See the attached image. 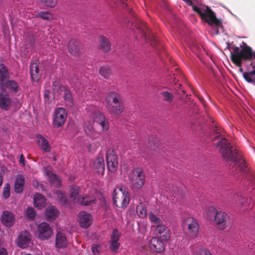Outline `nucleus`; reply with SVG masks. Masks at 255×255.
Wrapping results in <instances>:
<instances>
[{
    "instance_id": "1",
    "label": "nucleus",
    "mask_w": 255,
    "mask_h": 255,
    "mask_svg": "<svg viewBox=\"0 0 255 255\" xmlns=\"http://www.w3.org/2000/svg\"><path fill=\"white\" fill-rule=\"evenodd\" d=\"M210 136L212 141L218 140L214 145L219 148V152L224 160L233 162L236 169L239 167L241 171H247L245 161L239 158L238 151L231 145L229 140L220 133V129L217 126L212 129Z\"/></svg>"
},
{
    "instance_id": "2",
    "label": "nucleus",
    "mask_w": 255,
    "mask_h": 255,
    "mask_svg": "<svg viewBox=\"0 0 255 255\" xmlns=\"http://www.w3.org/2000/svg\"><path fill=\"white\" fill-rule=\"evenodd\" d=\"M81 188L75 185L70 187V199L75 203L82 205H90L95 203V198L94 196H81Z\"/></svg>"
},
{
    "instance_id": "3",
    "label": "nucleus",
    "mask_w": 255,
    "mask_h": 255,
    "mask_svg": "<svg viewBox=\"0 0 255 255\" xmlns=\"http://www.w3.org/2000/svg\"><path fill=\"white\" fill-rule=\"evenodd\" d=\"M113 201L115 205L121 208H126L129 204L128 192L126 188L119 186L115 189L113 195Z\"/></svg>"
},
{
    "instance_id": "4",
    "label": "nucleus",
    "mask_w": 255,
    "mask_h": 255,
    "mask_svg": "<svg viewBox=\"0 0 255 255\" xmlns=\"http://www.w3.org/2000/svg\"><path fill=\"white\" fill-rule=\"evenodd\" d=\"M193 10L197 12L202 18L209 25H212L215 24L216 26H219L221 25V22L218 20L215 16L214 12L210 9L208 6H201L200 7L196 6H193Z\"/></svg>"
},
{
    "instance_id": "5",
    "label": "nucleus",
    "mask_w": 255,
    "mask_h": 255,
    "mask_svg": "<svg viewBox=\"0 0 255 255\" xmlns=\"http://www.w3.org/2000/svg\"><path fill=\"white\" fill-rule=\"evenodd\" d=\"M234 54L231 56L232 61L239 67L242 66V59H250L253 57L252 49L246 46L240 50L239 47H235L233 48Z\"/></svg>"
},
{
    "instance_id": "6",
    "label": "nucleus",
    "mask_w": 255,
    "mask_h": 255,
    "mask_svg": "<svg viewBox=\"0 0 255 255\" xmlns=\"http://www.w3.org/2000/svg\"><path fill=\"white\" fill-rule=\"evenodd\" d=\"M144 174L140 168L135 169L129 177L132 188L138 190L143 186L145 179Z\"/></svg>"
},
{
    "instance_id": "7",
    "label": "nucleus",
    "mask_w": 255,
    "mask_h": 255,
    "mask_svg": "<svg viewBox=\"0 0 255 255\" xmlns=\"http://www.w3.org/2000/svg\"><path fill=\"white\" fill-rule=\"evenodd\" d=\"M182 226L184 228H187L188 236L192 239L195 238L199 232V226L195 219L191 217H188L184 219Z\"/></svg>"
},
{
    "instance_id": "8",
    "label": "nucleus",
    "mask_w": 255,
    "mask_h": 255,
    "mask_svg": "<svg viewBox=\"0 0 255 255\" xmlns=\"http://www.w3.org/2000/svg\"><path fill=\"white\" fill-rule=\"evenodd\" d=\"M107 168L112 173L115 172L118 168V161L117 155L114 149L110 148L106 153Z\"/></svg>"
},
{
    "instance_id": "9",
    "label": "nucleus",
    "mask_w": 255,
    "mask_h": 255,
    "mask_svg": "<svg viewBox=\"0 0 255 255\" xmlns=\"http://www.w3.org/2000/svg\"><path fill=\"white\" fill-rule=\"evenodd\" d=\"M93 123L97 126H100L103 131H106L109 128L108 119L100 112L97 111L93 115Z\"/></svg>"
},
{
    "instance_id": "10",
    "label": "nucleus",
    "mask_w": 255,
    "mask_h": 255,
    "mask_svg": "<svg viewBox=\"0 0 255 255\" xmlns=\"http://www.w3.org/2000/svg\"><path fill=\"white\" fill-rule=\"evenodd\" d=\"M52 234V231L46 222H42L38 226V237L41 240L48 239Z\"/></svg>"
},
{
    "instance_id": "11",
    "label": "nucleus",
    "mask_w": 255,
    "mask_h": 255,
    "mask_svg": "<svg viewBox=\"0 0 255 255\" xmlns=\"http://www.w3.org/2000/svg\"><path fill=\"white\" fill-rule=\"evenodd\" d=\"M67 118V113L63 108H58L54 113L53 125L54 127L59 128L63 125Z\"/></svg>"
},
{
    "instance_id": "12",
    "label": "nucleus",
    "mask_w": 255,
    "mask_h": 255,
    "mask_svg": "<svg viewBox=\"0 0 255 255\" xmlns=\"http://www.w3.org/2000/svg\"><path fill=\"white\" fill-rule=\"evenodd\" d=\"M228 219V215L226 213L221 211L218 212L214 218L216 226L221 230L226 228Z\"/></svg>"
},
{
    "instance_id": "13",
    "label": "nucleus",
    "mask_w": 255,
    "mask_h": 255,
    "mask_svg": "<svg viewBox=\"0 0 255 255\" xmlns=\"http://www.w3.org/2000/svg\"><path fill=\"white\" fill-rule=\"evenodd\" d=\"M68 48L69 52L75 57H78L82 53V49L80 43L76 39L70 40Z\"/></svg>"
},
{
    "instance_id": "14",
    "label": "nucleus",
    "mask_w": 255,
    "mask_h": 255,
    "mask_svg": "<svg viewBox=\"0 0 255 255\" xmlns=\"http://www.w3.org/2000/svg\"><path fill=\"white\" fill-rule=\"evenodd\" d=\"M30 73L31 78L33 81L38 82L41 76L38 61L34 59L32 61L30 65Z\"/></svg>"
},
{
    "instance_id": "15",
    "label": "nucleus",
    "mask_w": 255,
    "mask_h": 255,
    "mask_svg": "<svg viewBox=\"0 0 255 255\" xmlns=\"http://www.w3.org/2000/svg\"><path fill=\"white\" fill-rule=\"evenodd\" d=\"M79 222L82 228H87L92 223V218L90 214L82 211L79 215Z\"/></svg>"
},
{
    "instance_id": "16",
    "label": "nucleus",
    "mask_w": 255,
    "mask_h": 255,
    "mask_svg": "<svg viewBox=\"0 0 255 255\" xmlns=\"http://www.w3.org/2000/svg\"><path fill=\"white\" fill-rule=\"evenodd\" d=\"M30 240L31 237L29 232L26 231L21 232L18 238V246L21 248H25L30 244Z\"/></svg>"
},
{
    "instance_id": "17",
    "label": "nucleus",
    "mask_w": 255,
    "mask_h": 255,
    "mask_svg": "<svg viewBox=\"0 0 255 255\" xmlns=\"http://www.w3.org/2000/svg\"><path fill=\"white\" fill-rule=\"evenodd\" d=\"M150 250L156 253H161L164 250V245L163 242L156 238H152L149 243Z\"/></svg>"
},
{
    "instance_id": "18",
    "label": "nucleus",
    "mask_w": 255,
    "mask_h": 255,
    "mask_svg": "<svg viewBox=\"0 0 255 255\" xmlns=\"http://www.w3.org/2000/svg\"><path fill=\"white\" fill-rule=\"evenodd\" d=\"M2 223L6 227H11L15 222V217L13 213L10 211H4L1 216Z\"/></svg>"
},
{
    "instance_id": "19",
    "label": "nucleus",
    "mask_w": 255,
    "mask_h": 255,
    "mask_svg": "<svg viewBox=\"0 0 255 255\" xmlns=\"http://www.w3.org/2000/svg\"><path fill=\"white\" fill-rule=\"evenodd\" d=\"M107 108L109 113L113 116H119L124 111L122 101H120L119 103L107 106Z\"/></svg>"
},
{
    "instance_id": "20",
    "label": "nucleus",
    "mask_w": 255,
    "mask_h": 255,
    "mask_svg": "<svg viewBox=\"0 0 255 255\" xmlns=\"http://www.w3.org/2000/svg\"><path fill=\"white\" fill-rule=\"evenodd\" d=\"M97 126L91 121H87L85 123L84 130L87 135L92 137H95L99 133V131L96 129Z\"/></svg>"
},
{
    "instance_id": "21",
    "label": "nucleus",
    "mask_w": 255,
    "mask_h": 255,
    "mask_svg": "<svg viewBox=\"0 0 255 255\" xmlns=\"http://www.w3.org/2000/svg\"><path fill=\"white\" fill-rule=\"evenodd\" d=\"M120 238V234L119 232L114 229L111 235V241L110 243V249L114 253H116L120 247V243L118 241Z\"/></svg>"
},
{
    "instance_id": "22",
    "label": "nucleus",
    "mask_w": 255,
    "mask_h": 255,
    "mask_svg": "<svg viewBox=\"0 0 255 255\" xmlns=\"http://www.w3.org/2000/svg\"><path fill=\"white\" fill-rule=\"evenodd\" d=\"M156 235H162L163 240H167L170 238V233L168 228L164 225L163 222L156 226L155 230Z\"/></svg>"
},
{
    "instance_id": "23",
    "label": "nucleus",
    "mask_w": 255,
    "mask_h": 255,
    "mask_svg": "<svg viewBox=\"0 0 255 255\" xmlns=\"http://www.w3.org/2000/svg\"><path fill=\"white\" fill-rule=\"evenodd\" d=\"M122 101L120 95L116 92H110L108 93L106 98L107 106L119 103Z\"/></svg>"
},
{
    "instance_id": "24",
    "label": "nucleus",
    "mask_w": 255,
    "mask_h": 255,
    "mask_svg": "<svg viewBox=\"0 0 255 255\" xmlns=\"http://www.w3.org/2000/svg\"><path fill=\"white\" fill-rule=\"evenodd\" d=\"M59 214V212L55 206H48L46 209L45 215L48 221L55 220L58 216Z\"/></svg>"
},
{
    "instance_id": "25",
    "label": "nucleus",
    "mask_w": 255,
    "mask_h": 255,
    "mask_svg": "<svg viewBox=\"0 0 255 255\" xmlns=\"http://www.w3.org/2000/svg\"><path fill=\"white\" fill-rule=\"evenodd\" d=\"M11 103V99L9 95L4 93L0 94V107L3 110H7Z\"/></svg>"
},
{
    "instance_id": "26",
    "label": "nucleus",
    "mask_w": 255,
    "mask_h": 255,
    "mask_svg": "<svg viewBox=\"0 0 255 255\" xmlns=\"http://www.w3.org/2000/svg\"><path fill=\"white\" fill-rule=\"evenodd\" d=\"M94 167L98 174H103L105 168L104 158L97 157L94 161Z\"/></svg>"
},
{
    "instance_id": "27",
    "label": "nucleus",
    "mask_w": 255,
    "mask_h": 255,
    "mask_svg": "<svg viewBox=\"0 0 255 255\" xmlns=\"http://www.w3.org/2000/svg\"><path fill=\"white\" fill-rule=\"evenodd\" d=\"M24 178L22 175H18L14 183V191L17 193L22 192L24 185Z\"/></svg>"
},
{
    "instance_id": "28",
    "label": "nucleus",
    "mask_w": 255,
    "mask_h": 255,
    "mask_svg": "<svg viewBox=\"0 0 255 255\" xmlns=\"http://www.w3.org/2000/svg\"><path fill=\"white\" fill-rule=\"evenodd\" d=\"M1 86L2 88H8L14 92H17L19 89L17 84L13 80L2 81Z\"/></svg>"
},
{
    "instance_id": "29",
    "label": "nucleus",
    "mask_w": 255,
    "mask_h": 255,
    "mask_svg": "<svg viewBox=\"0 0 255 255\" xmlns=\"http://www.w3.org/2000/svg\"><path fill=\"white\" fill-rule=\"evenodd\" d=\"M45 198L44 196L40 194H35L33 197V202L34 206L38 209H41L44 207L45 205Z\"/></svg>"
},
{
    "instance_id": "30",
    "label": "nucleus",
    "mask_w": 255,
    "mask_h": 255,
    "mask_svg": "<svg viewBox=\"0 0 255 255\" xmlns=\"http://www.w3.org/2000/svg\"><path fill=\"white\" fill-rule=\"evenodd\" d=\"M67 239L62 233H58L56 238V245L57 248H62L66 247Z\"/></svg>"
},
{
    "instance_id": "31",
    "label": "nucleus",
    "mask_w": 255,
    "mask_h": 255,
    "mask_svg": "<svg viewBox=\"0 0 255 255\" xmlns=\"http://www.w3.org/2000/svg\"><path fill=\"white\" fill-rule=\"evenodd\" d=\"M111 44L108 39L101 36L100 38V47L104 52H108L111 49Z\"/></svg>"
},
{
    "instance_id": "32",
    "label": "nucleus",
    "mask_w": 255,
    "mask_h": 255,
    "mask_svg": "<svg viewBox=\"0 0 255 255\" xmlns=\"http://www.w3.org/2000/svg\"><path fill=\"white\" fill-rule=\"evenodd\" d=\"M55 197L57 199L61 205L63 206H68L69 202L65 195L59 190L54 192Z\"/></svg>"
},
{
    "instance_id": "33",
    "label": "nucleus",
    "mask_w": 255,
    "mask_h": 255,
    "mask_svg": "<svg viewBox=\"0 0 255 255\" xmlns=\"http://www.w3.org/2000/svg\"><path fill=\"white\" fill-rule=\"evenodd\" d=\"M63 95L65 105L69 107H72L74 105V100L69 90L64 89Z\"/></svg>"
},
{
    "instance_id": "34",
    "label": "nucleus",
    "mask_w": 255,
    "mask_h": 255,
    "mask_svg": "<svg viewBox=\"0 0 255 255\" xmlns=\"http://www.w3.org/2000/svg\"><path fill=\"white\" fill-rule=\"evenodd\" d=\"M38 142L41 148L46 152H49L50 150V146L48 141L42 135L38 136Z\"/></svg>"
},
{
    "instance_id": "35",
    "label": "nucleus",
    "mask_w": 255,
    "mask_h": 255,
    "mask_svg": "<svg viewBox=\"0 0 255 255\" xmlns=\"http://www.w3.org/2000/svg\"><path fill=\"white\" fill-rule=\"evenodd\" d=\"M49 181L52 185L55 187H59L60 185V179L56 175L52 172H47Z\"/></svg>"
},
{
    "instance_id": "36",
    "label": "nucleus",
    "mask_w": 255,
    "mask_h": 255,
    "mask_svg": "<svg viewBox=\"0 0 255 255\" xmlns=\"http://www.w3.org/2000/svg\"><path fill=\"white\" fill-rule=\"evenodd\" d=\"M253 67L254 70L248 73H244L243 77L248 82L252 83L255 85V64Z\"/></svg>"
},
{
    "instance_id": "37",
    "label": "nucleus",
    "mask_w": 255,
    "mask_h": 255,
    "mask_svg": "<svg viewBox=\"0 0 255 255\" xmlns=\"http://www.w3.org/2000/svg\"><path fill=\"white\" fill-rule=\"evenodd\" d=\"M149 144L150 148L153 150H156L160 145V142L156 137L151 136L149 138Z\"/></svg>"
},
{
    "instance_id": "38",
    "label": "nucleus",
    "mask_w": 255,
    "mask_h": 255,
    "mask_svg": "<svg viewBox=\"0 0 255 255\" xmlns=\"http://www.w3.org/2000/svg\"><path fill=\"white\" fill-rule=\"evenodd\" d=\"M8 73L7 69L4 66L3 64H0V84L2 83V81H6L5 79L8 78Z\"/></svg>"
},
{
    "instance_id": "39",
    "label": "nucleus",
    "mask_w": 255,
    "mask_h": 255,
    "mask_svg": "<svg viewBox=\"0 0 255 255\" xmlns=\"http://www.w3.org/2000/svg\"><path fill=\"white\" fill-rule=\"evenodd\" d=\"M137 215L141 218H144L147 215L146 210L142 203H139L136 207Z\"/></svg>"
},
{
    "instance_id": "40",
    "label": "nucleus",
    "mask_w": 255,
    "mask_h": 255,
    "mask_svg": "<svg viewBox=\"0 0 255 255\" xmlns=\"http://www.w3.org/2000/svg\"><path fill=\"white\" fill-rule=\"evenodd\" d=\"M149 218L152 223H153L155 226L160 225L163 221L160 219L159 217L154 215L152 212H150L148 213Z\"/></svg>"
},
{
    "instance_id": "41",
    "label": "nucleus",
    "mask_w": 255,
    "mask_h": 255,
    "mask_svg": "<svg viewBox=\"0 0 255 255\" xmlns=\"http://www.w3.org/2000/svg\"><path fill=\"white\" fill-rule=\"evenodd\" d=\"M100 75L105 78H109L112 75V71L110 68L103 66L100 69Z\"/></svg>"
},
{
    "instance_id": "42",
    "label": "nucleus",
    "mask_w": 255,
    "mask_h": 255,
    "mask_svg": "<svg viewBox=\"0 0 255 255\" xmlns=\"http://www.w3.org/2000/svg\"><path fill=\"white\" fill-rule=\"evenodd\" d=\"M244 199L238 195H234L232 197V203L236 204H241L243 206H247V203L244 201Z\"/></svg>"
},
{
    "instance_id": "43",
    "label": "nucleus",
    "mask_w": 255,
    "mask_h": 255,
    "mask_svg": "<svg viewBox=\"0 0 255 255\" xmlns=\"http://www.w3.org/2000/svg\"><path fill=\"white\" fill-rule=\"evenodd\" d=\"M35 17H39L45 20H50L53 18V15L51 13L48 11H41L35 15Z\"/></svg>"
},
{
    "instance_id": "44",
    "label": "nucleus",
    "mask_w": 255,
    "mask_h": 255,
    "mask_svg": "<svg viewBox=\"0 0 255 255\" xmlns=\"http://www.w3.org/2000/svg\"><path fill=\"white\" fill-rule=\"evenodd\" d=\"M218 213L217 211L213 207H210L207 210V216L209 220H212Z\"/></svg>"
},
{
    "instance_id": "45",
    "label": "nucleus",
    "mask_w": 255,
    "mask_h": 255,
    "mask_svg": "<svg viewBox=\"0 0 255 255\" xmlns=\"http://www.w3.org/2000/svg\"><path fill=\"white\" fill-rule=\"evenodd\" d=\"M160 94L163 97L164 101L167 102L169 103H171L173 100V95L167 92V91H163L160 93Z\"/></svg>"
},
{
    "instance_id": "46",
    "label": "nucleus",
    "mask_w": 255,
    "mask_h": 255,
    "mask_svg": "<svg viewBox=\"0 0 255 255\" xmlns=\"http://www.w3.org/2000/svg\"><path fill=\"white\" fill-rule=\"evenodd\" d=\"M25 214L26 217L31 220H33L35 216V211L32 207H28L25 211Z\"/></svg>"
},
{
    "instance_id": "47",
    "label": "nucleus",
    "mask_w": 255,
    "mask_h": 255,
    "mask_svg": "<svg viewBox=\"0 0 255 255\" xmlns=\"http://www.w3.org/2000/svg\"><path fill=\"white\" fill-rule=\"evenodd\" d=\"M10 184L9 183H6L2 191V196L5 199H7L10 196Z\"/></svg>"
},
{
    "instance_id": "48",
    "label": "nucleus",
    "mask_w": 255,
    "mask_h": 255,
    "mask_svg": "<svg viewBox=\"0 0 255 255\" xmlns=\"http://www.w3.org/2000/svg\"><path fill=\"white\" fill-rule=\"evenodd\" d=\"M44 4L49 7H53L57 4V0H40Z\"/></svg>"
},
{
    "instance_id": "49",
    "label": "nucleus",
    "mask_w": 255,
    "mask_h": 255,
    "mask_svg": "<svg viewBox=\"0 0 255 255\" xmlns=\"http://www.w3.org/2000/svg\"><path fill=\"white\" fill-rule=\"evenodd\" d=\"M64 89L65 88L61 87V84L59 81H55L53 83V89L55 92H58L60 90L63 92Z\"/></svg>"
},
{
    "instance_id": "50",
    "label": "nucleus",
    "mask_w": 255,
    "mask_h": 255,
    "mask_svg": "<svg viewBox=\"0 0 255 255\" xmlns=\"http://www.w3.org/2000/svg\"><path fill=\"white\" fill-rule=\"evenodd\" d=\"M139 23L138 25L137 28L138 29H140V31L142 33V34L145 37H146L145 35V28H147L146 24L143 21H139Z\"/></svg>"
},
{
    "instance_id": "51",
    "label": "nucleus",
    "mask_w": 255,
    "mask_h": 255,
    "mask_svg": "<svg viewBox=\"0 0 255 255\" xmlns=\"http://www.w3.org/2000/svg\"><path fill=\"white\" fill-rule=\"evenodd\" d=\"M92 250L95 255H100L101 248L99 245H94L92 247Z\"/></svg>"
},
{
    "instance_id": "52",
    "label": "nucleus",
    "mask_w": 255,
    "mask_h": 255,
    "mask_svg": "<svg viewBox=\"0 0 255 255\" xmlns=\"http://www.w3.org/2000/svg\"><path fill=\"white\" fill-rule=\"evenodd\" d=\"M0 255H8L7 250L4 248H1L0 249Z\"/></svg>"
},
{
    "instance_id": "53",
    "label": "nucleus",
    "mask_w": 255,
    "mask_h": 255,
    "mask_svg": "<svg viewBox=\"0 0 255 255\" xmlns=\"http://www.w3.org/2000/svg\"><path fill=\"white\" fill-rule=\"evenodd\" d=\"M24 162H25V159H24V156L22 154H21L20 155V157H19V163L21 164H22L23 166H24Z\"/></svg>"
},
{
    "instance_id": "54",
    "label": "nucleus",
    "mask_w": 255,
    "mask_h": 255,
    "mask_svg": "<svg viewBox=\"0 0 255 255\" xmlns=\"http://www.w3.org/2000/svg\"><path fill=\"white\" fill-rule=\"evenodd\" d=\"M51 92L49 90H45L44 92V96L45 97L47 98L48 99L51 98L50 96Z\"/></svg>"
},
{
    "instance_id": "55",
    "label": "nucleus",
    "mask_w": 255,
    "mask_h": 255,
    "mask_svg": "<svg viewBox=\"0 0 255 255\" xmlns=\"http://www.w3.org/2000/svg\"><path fill=\"white\" fill-rule=\"evenodd\" d=\"M203 255H212L211 253L208 251H205Z\"/></svg>"
},
{
    "instance_id": "56",
    "label": "nucleus",
    "mask_w": 255,
    "mask_h": 255,
    "mask_svg": "<svg viewBox=\"0 0 255 255\" xmlns=\"http://www.w3.org/2000/svg\"><path fill=\"white\" fill-rule=\"evenodd\" d=\"M3 178L2 176V174L0 172V186L2 184Z\"/></svg>"
},
{
    "instance_id": "57",
    "label": "nucleus",
    "mask_w": 255,
    "mask_h": 255,
    "mask_svg": "<svg viewBox=\"0 0 255 255\" xmlns=\"http://www.w3.org/2000/svg\"><path fill=\"white\" fill-rule=\"evenodd\" d=\"M239 70L241 73H243V74L244 73L243 72V69L241 67V66L240 67Z\"/></svg>"
},
{
    "instance_id": "58",
    "label": "nucleus",
    "mask_w": 255,
    "mask_h": 255,
    "mask_svg": "<svg viewBox=\"0 0 255 255\" xmlns=\"http://www.w3.org/2000/svg\"><path fill=\"white\" fill-rule=\"evenodd\" d=\"M184 1H186L188 4H191V1L190 0H183Z\"/></svg>"
},
{
    "instance_id": "59",
    "label": "nucleus",
    "mask_w": 255,
    "mask_h": 255,
    "mask_svg": "<svg viewBox=\"0 0 255 255\" xmlns=\"http://www.w3.org/2000/svg\"><path fill=\"white\" fill-rule=\"evenodd\" d=\"M218 33H219V32H218V31L217 30H216V34H218Z\"/></svg>"
},
{
    "instance_id": "60",
    "label": "nucleus",
    "mask_w": 255,
    "mask_h": 255,
    "mask_svg": "<svg viewBox=\"0 0 255 255\" xmlns=\"http://www.w3.org/2000/svg\"><path fill=\"white\" fill-rule=\"evenodd\" d=\"M182 92L183 93H185L184 90H182Z\"/></svg>"
},
{
    "instance_id": "61",
    "label": "nucleus",
    "mask_w": 255,
    "mask_h": 255,
    "mask_svg": "<svg viewBox=\"0 0 255 255\" xmlns=\"http://www.w3.org/2000/svg\"><path fill=\"white\" fill-rule=\"evenodd\" d=\"M248 207H252V206H250V205L248 206Z\"/></svg>"
},
{
    "instance_id": "62",
    "label": "nucleus",
    "mask_w": 255,
    "mask_h": 255,
    "mask_svg": "<svg viewBox=\"0 0 255 255\" xmlns=\"http://www.w3.org/2000/svg\"><path fill=\"white\" fill-rule=\"evenodd\" d=\"M181 86V84L179 85V88H180Z\"/></svg>"
}]
</instances>
